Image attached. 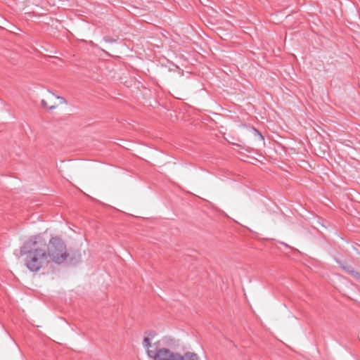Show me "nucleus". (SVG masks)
Listing matches in <instances>:
<instances>
[{"label":"nucleus","mask_w":360,"mask_h":360,"mask_svg":"<svg viewBox=\"0 0 360 360\" xmlns=\"http://www.w3.org/2000/svg\"><path fill=\"white\" fill-rule=\"evenodd\" d=\"M148 356L153 360H182L181 354L165 347H155L148 351Z\"/></svg>","instance_id":"f03ea898"},{"label":"nucleus","mask_w":360,"mask_h":360,"mask_svg":"<svg viewBox=\"0 0 360 360\" xmlns=\"http://www.w3.org/2000/svg\"><path fill=\"white\" fill-rule=\"evenodd\" d=\"M58 99H60V101H62L63 103H66L65 99L63 97L61 96H56Z\"/></svg>","instance_id":"9d476101"},{"label":"nucleus","mask_w":360,"mask_h":360,"mask_svg":"<svg viewBox=\"0 0 360 360\" xmlns=\"http://www.w3.org/2000/svg\"><path fill=\"white\" fill-rule=\"evenodd\" d=\"M41 106L44 108L49 109V110H53L56 107V105H48V104L45 100L41 101Z\"/></svg>","instance_id":"0eeeda50"},{"label":"nucleus","mask_w":360,"mask_h":360,"mask_svg":"<svg viewBox=\"0 0 360 360\" xmlns=\"http://www.w3.org/2000/svg\"><path fill=\"white\" fill-rule=\"evenodd\" d=\"M20 255L25 256V264L32 272H37L45 264L49 257L57 264L68 259V250L65 241L59 236L50 238L47 244L40 235L31 236L20 248Z\"/></svg>","instance_id":"f257e3e1"},{"label":"nucleus","mask_w":360,"mask_h":360,"mask_svg":"<svg viewBox=\"0 0 360 360\" xmlns=\"http://www.w3.org/2000/svg\"><path fill=\"white\" fill-rule=\"evenodd\" d=\"M68 259L72 264H76L81 262L82 255L79 250H68Z\"/></svg>","instance_id":"7ed1b4c3"},{"label":"nucleus","mask_w":360,"mask_h":360,"mask_svg":"<svg viewBox=\"0 0 360 360\" xmlns=\"http://www.w3.org/2000/svg\"><path fill=\"white\" fill-rule=\"evenodd\" d=\"M252 131H253L255 135L258 137L259 141H264V137H263L262 134L259 131H257L255 128H252Z\"/></svg>","instance_id":"6e6552de"},{"label":"nucleus","mask_w":360,"mask_h":360,"mask_svg":"<svg viewBox=\"0 0 360 360\" xmlns=\"http://www.w3.org/2000/svg\"><path fill=\"white\" fill-rule=\"evenodd\" d=\"M349 274H350L354 278L360 281V274L353 270V268L348 266L345 269Z\"/></svg>","instance_id":"423d86ee"},{"label":"nucleus","mask_w":360,"mask_h":360,"mask_svg":"<svg viewBox=\"0 0 360 360\" xmlns=\"http://www.w3.org/2000/svg\"><path fill=\"white\" fill-rule=\"evenodd\" d=\"M203 120H207V117H205V116L204 115V118H203Z\"/></svg>","instance_id":"9b49d317"},{"label":"nucleus","mask_w":360,"mask_h":360,"mask_svg":"<svg viewBox=\"0 0 360 360\" xmlns=\"http://www.w3.org/2000/svg\"><path fill=\"white\" fill-rule=\"evenodd\" d=\"M143 346L147 349V352L150 349H154L155 347H158L156 344L151 345L150 338L145 337L143 339Z\"/></svg>","instance_id":"20e7f679"},{"label":"nucleus","mask_w":360,"mask_h":360,"mask_svg":"<svg viewBox=\"0 0 360 360\" xmlns=\"http://www.w3.org/2000/svg\"><path fill=\"white\" fill-rule=\"evenodd\" d=\"M104 40L106 42H109V43H112V42H115L116 41L115 39H113L110 36H105L104 37Z\"/></svg>","instance_id":"1a4fd4ad"},{"label":"nucleus","mask_w":360,"mask_h":360,"mask_svg":"<svg viewBox=\"0 0 360 360\" xmlns=\"http://www.w3.org/2000/svg\"><path fill=\"white\" fill-rule=\"evenodd\" d=\"M182 360H199L198 356L195 353L187 352L184 356L181 355Z\"/></svg>","instance_id":"39448f33"}]
</instances>
